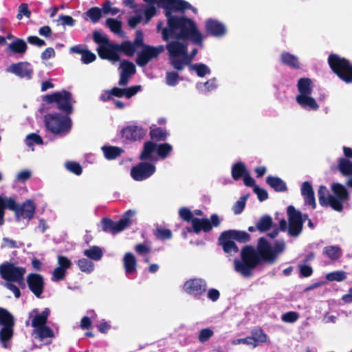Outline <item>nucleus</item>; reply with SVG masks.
Segmentation results:
<instances>
[{"label": "nucleus", "instance_id": "obj_37", "mask_svg": "<svg viewBox=\"0 0 352 352\" xmlns=\"http://www.w3.org/2000/svg\"><path fill=\"white\" fill-rule=\"evenodd\" d=\"M273 225L271 216L265 214L262 216L256 224V229L260 232H265L269 230Z\"/></svg>", "mask_w": 352, "mask_h": 352}, {"label": "nucleus", "instance_id": "obj_13", "mask_svg": "<svg viewBox=\"0 0 352 352\" xmlns=\"http://www.w3.org/2000/svg\"><path fill=\"white\" fill-rule=\"evenodd\" d=\"M184 291L195 298L204 295L207 289L206 281L202 278H194L186 280L183 286Z\"/></svg>", "mask_w": 352, "mask_h": 352}, {"label": "nucleus", "instance_id": "obj_63", "mask_svg": "<svg viewBox=\"0 0 352 352\" xmlns=\"http://www.w3.org/2000/svg\"><path fill=\"white\" fill-rule=\"evenodd\" d=\"M299 318V314L296 311H288L281 316V320L285 322L292 323L296 322Z\"/></svg>", "mask_w": 352, "mask_h": 352}, {"label": "nucleus", "instance_id": "obj_16", "mask_svg": "<svg viewBox=\"0 0 352 352\" xmlns=\"http://www.w3.org/2000/svg\"><path fill=\"white\" fill-rule=\"evenodd\" d=\"M217 244L221 247L227 256H230L239 252L238 246L227 230L221 233Z\"/></svg>", "mask_w": 352, "mask_h": 352}, {"label": "nucleus", "instance_id": "obj_57", "mask_svg": "<svg viewBox=\"0 0 352 352\" xmlns=\"http://www.w3.org/2000/svg\"><path fill=\"white\" fill-rule=\"evenodd\" d=\"M155 237L161 240H166L172 238V232L169 229L157 228L154 233Z\"/></svg>", "mask_w": 352, "mask_h": 352}, {"label": "nucleus", "instance_id": "obj_55", "mask_svg": "<svg viewBox=\"0 0 352 352\" xmlns=\"http://www.w3.org/2000/svg\"><path fill=\"white\" fill-rule=\"evenodd\" d=\"M78 266L82 272L90 273L94 270V265L91 261L83 258L78 260Z\"/></svg>", "mask_w": 352, "mask_h": 352}, {"label": "nucleus", "instance_id": "obj_50", "mask_svg": "<svg viewBox=\"0 0 352 352\" xmlns=\"http://www.w3.org/2000/svg\"><path fill=\"white\" fill-rule=\"evenodd\" d=\"M120 67L122 68L121 73L128 74V75H133L136 72V68L135 65L127 60H123L120 63Z\"/></svg>", "mask_w": 352, "mask_h": 352}, {"label": "nucleus", "instance_id": "obj_21", "mask_svg": "<svg viewBox=\"0 0 352 352\" xmlns=\"http://www.w3.org/2000/svg\"><path fill=\"white\" fill-rule=\"evenodd\" d=\"M157 144L152 141H146L144 142L142 151L139 156L141 161L148 160L150 162H156L158 158L153 153L156 152Z\"/></svg>", "mask_w": 352, "mask_h": 352}, {"label": "nucleus", "instance_id": "obj_42", "mask_svg": "<svg viewBox=\"0 0 352 352\" xmlns=\"http://www.w3.org/2000/svg\"><path fill=\"white\" fill-rule=\"evenodd\" d=\"M0 324L3 327L14 325L13 316L6 309L0 307Z\"/></svg>", "mask_w": 352, "mask_h": 352}, {"label": "nucleus", "instance_id": "obj_60", "mask_svg": "<svg viewBox=\"0 0 352 352\" xmlns=\"http://www.w3.org/2000/svg\"><path fill=\"white\" fill-rule=\"evenodd\" d=\"M214 334V332L210 328L202 329L199 333L198 340L200 342H207Z\"/></svg>", "mask_w": 352, "mask_h": 352}, {"label": "nucleus", "instance_id": "obj_17", "mask_svg": "<svg viewBox=\"0 0 352 352\" xmlns=\"http://www.w3.org/2000/svg\"><path fill=\"white\" fill-rule=\"evenodd\" d=\"M97 52L98 56L102 59H106L113 62L120 60L116 43H108L106 45H101L98 47Z\"/></svg>", "mask_w": 352, "mask_h": 352}, {"label": "nucleus", "instance_id": "obj_39", "mask_svg": "<svg viewBox=\"0 0 352 352\" xmlns=\"http://www.w3.org/2000/svg\"><path fill=\"white\" fill-rule=\"evenodd\" d=\"M152 142H160L165 141L168 135V132L166 129L161 127H156L151 129L149 132Z\"/></svg>", "mask_w": 352, "mask_h": 352}, {"label": "nucleus", "instance_id": "obj_53", "mask_svg": "<svg viewBox=\"0 0 352 352\" xmlns=\"http://www.w3.org/2000/svg\"><path fill=\"white\" fill-rule=\"evenodd\" d=\"M248 196L249 195H243L235 202L232 208L233 212L235 214H239L243 212Z\"/></svg>", "mask_w": 352, "mask_h": 352}, {"label": "nucleus", "instance_id": "obj_2", "mask_svg": "<svg viewBox=\"0 0 352 352\" xmlns=\"http://www.w3.org/2000/svg\"><path fill=\"white\" fill-rule=\"evenodd\" d=\"M162 36L164 41L170 39L189 40L197 45H201L204 39L192 19L175 15L167 19V27L163 28Z\"/></svg>", "mask_w": 352, "mask_h": 352}, {"label": "nucleus", "instance_id": "obj_18", "mask_svg": "<svg viewBox=\"0 0 352 352\" xmlns=\"http://www.w3.org/2000/svg\"><path fill=\"white\" fill-rule=\"evenodd\" d=\"M6 72L14 74L21 78L27 79L32 78L33 74V69L28 62L13 63L6 69Z\"/></svg>", "mask_w": 352, "mask_h": 352}, {"label": "nucleus", "instance_id": "obj_3", "mask_svg": "<svg viewBox=\"0 0 352 352\" xmlns=\"http://www.w3.org/2000/svg\"><path fill=\"white\" fill-rule=\"evenodd\" d=\"M327 61L330 69L341 80L347 84L352 83V63L349 60L331 54Z\"/></svg>", "mask_w": 352, "mask_h": 352}, {"label": "nucleus", "instance_id": "obj_24", "mask_svg": "<svg viewBox=\"0 0 352 352\" xmlns=\"http://www.w3.org/2000/svg\"><path fill=\"white\" fill-rule=\"evenodd\" d=\"M301 194L305 202L311 206L313 209L316 207L314 191L311 184L309 182H304L301 187Z\"/></svg>", "mask_w": 352, "mask_h": 352}, {"label": "nucleus", "instance_id": "obj_43", "mask_svg": "<svg viewBox=\"0 0 352 352\" xmlns=\"http://www.w3.org/2000/svg\"><path fill=\"white\" fill-rule=\"evenodd\" d=\"M84 254L88 258L94 260L99 261L103 256L102 249L98 246H92L89 249L84 251Z\"/></svg>", "mask_w": 352, "mask_h": 352}, {"label": "nucleus", "instance_id": "obj_40", "mask_svg": "<svg viewBox=\"0 0 352 352\" xmlns=\"http://www.w3.org/2000/svg\"><path fill=\"white\" fill-rule=\"evenodd\" d=\"M244 163L238 162L232 167V177L234 180H239L247 173Z\"/></svg>", "mask_w": 352, "mask_h": 352}, {"label": "nucleus", "instance_id": "obj_33", "mask_svg": "<svg viewBox=\"0 0 352 352\" xmlns=\"http://www.w3.org/2000/svg\"><path fill=\"white\" fill-rule=\"evenodd\" d=\"M14 325L3 327L0 330V341L3 347H8V342L12 339L14 335L13 327Z\"/></svg>", "mask_w": 352, "mask_h": 352}, {"label": "nucleus", "instance_id": "obj_14", "mask_svg": "<svg viewBox=\"0 0 352 352\" xmlns=\"http://www.w3.org/2000/svg\"><path fill=\"white\" fill-rule=\"evenodd\" d=\"M181 40H168L165 49L168 51V59L172 66L173 60H177L181 55L186 54V49L188 47L186 43L180 42Z\"/></svg>", "mask_w": 352, "mask_h": 352}, {"label": "nucleus", "instance_id": "obj_59", "mask_svg": "<svg viewBox=\"0 0 352 352\" xmlns=\"http://www.w3.org/2000/svg\"><path fill=\"white\" fill-rule=\"evenodd\" d=\"M65 168L71 173L80 175L82 173V168L81 165L76 162H67L65 163Z\"/></svg>", "mask_w": 352, "mask_h": 352}, {"label": "nucleus", "instance_id": "obj_44", "mask_svg": "<svg viewBox=\"0 0 352 352\" xmlns=\"http://www.w3.org/2000/svg\"><path fill=\"white\" fill-rule=\"evenodd\" d=\"M156 153L161 159H165L170 153L173 146L168 143L157 144Z\"/></svg>", "mask_w": 352, "mask_h": 352}, {"label": "nucleus", "instance_id": "obj_12", "mask_svg": "<svg viewBox=\"0 0 352 352\" xmlns=\"http://www.w3.org/2000/svg\"><path fill=\"white\" fill-rule=\"evenodd\" d=\"M155 166L151 163L141 162L131 169V176L135 181H143L155 172Z\"/></svg>", "mask_w": 352, "mask_h": 352}, {"label": "nucleus", "instance_id": "obj_20", "mask_svg": "<svg viewBox=\"0 0 352 352\" xmlns=\"http://www.w3.org/2000/svg\"><path fill=\"white\" fill-rule=\"evenodd\" d=\"M207 33L214 37H221L226 34V28L223 23L217 20L209 19L205 25Z\"/></svg>", "mask_w": 352, "mask_h": 352}, {"label": "nucleus", "instance_id": "obj_30", "mask_svg": "<svg viewBox=\"0 0 352 352\" xmlns=\"http://www.w3.org/2000/svg\"><path fill=\"white\" fill-rule=\"evenodd\" d=\"M281 63L291 68L300 69L298 58L296 56L287 52H284L280 55Z\"/></svg>", "mask_w": 352, "mask_h": 352}, {"label": "nucleus", "instance_id": "obj_49", "mask_svg": "<svg viewBox=\"0 0 352 352\" xmlns=\"http://www.w3.org/2000/svg\"><path fill=\"white\" fill-rule=\"evenodd\" d=\"M85 15L88 16L94 23H96L102 17V10L98 7H92L85 12Z\"/></svg>", "mask_w": 352, "mask_h": 352}, {"label": "nucleus", "instance_id": "obj_54", "mask_svg": "<svg viewBox=\"0 0 352 352\" xmlns=\"http://www.w3.org/2000/svg\"><path fill=\"white\" fill-rule=\"evenodd\" d=\"M25 143L27 146H32L34 144L41 145L43 144V141L39 135L35 133H32L26 136Z\"/></svg>", "mask_w": 352, "mask_h": 352}, {"label": "nucleus", "instance_id": "obj_41", "mask_svg": "<svg viewBox=\"0 0 352 352\" xmlns=\"http://www.w3.org/2000/svg\"><path fill=\"white\" fill-rule=\"evenodd\" d=\"M227 231L234 241H236L240 243H247L250 240V235L245 231L235 230H228Z\"/></svg>", "mask_w": 352, "mask_h": 352}, {"label": "nucleus", "instance_id": "obj_4", "mask_svg": "<svg viewBox=\"0 0 352 352\" xmlns=\"http://www.w3.org/2000/svg\"><path fill=\"white\" fill-rule=\"evenodd\" d=\"M46 128L54 134L68 133L72 127V120L59 113H47L44 116Z\"/></svg>", "mask_w": 352, "mask_h": 352}, {"label": "nucleus", "instance_id": "obj_10", "mask_svg": "<svg viewBox=\"0 0 352 352\" xmlns=\"http://www.w3.org/2000/svg\"><path fill=\"white\" fill-rule=\"evenodd\" d=\"M221 221L219 215L217 214H212L210 219L195 217L192 222V229L196 234L201 231L208 232L212 230L213 227H218L221 224Z\"/></svg>", "mask_w": 352, "mask_h": 352}, {"label": "nucleus", "instance_id": "obj_32", "mask_svg": "<svg viewBox=\"0 0 352 352\" xmlns=\"http://www.w3.org/2000/svg\"><path fill=\"white\" fill-rule=\"evenodd\" d=\"M312 82L309 78H301L297 83V88L299 91L298 95L311 94Z\"/></svg>", "mask_w": 352, "mask_h": 352}, {"label": "nucleus", "instance_id": "obj_48", "mask_svg": "<svg viewBox=\"0 0 352 352\" xmlns=\"http://www.w3.org/2000/svg\"><path fill=\"white\" fill-rule=\"evenodd\" d=\"M190 69L194 70L199 77H204L210 73L209 67L204 63H197L190 65Z\"/></svg>", "mask_w": 352, "mask_h": 352}, {"label": "nucleus", "instance_id": "obj_23", "mask_svg": "<svg viewBox=\"0 0 352 352\" xmlns=\"http://www.w3.org/2000/svg\"><path fill=\"white\" fill-rule=\"evenodd\" d=\"M310 95H297L296 100L302 108L308 111H316L318 109L319 105Z\"/></svg>", "mask_w": 352, "mask_h": 352}, {"label": "nucleus", "instance_id": "obj_26", "mask_svg": "<svg viewBox=\"0 0 352 352\" xmlns=\"http://www.w3.org/2000/svg\"><path fill=\"white\" fill-rule=\"evenodd\" d=\"M137 260L131 252H126L123 257V266L126 274H131L136 271Z\"/></svg>", "mask_w": 352, "mask_h": 352}, {"label": "nucleus", "instance_id": "obj_25", "mask_svg": "<svg viewBox=\"0 0 352 352\" xmlns=\"http://www.w3.org/2000/svg\"><path fill=\"white\" fill-rule=\"evenodd\" d=\"M72 94L69 91L63 90L60 94L59 102H57L58 108L66 113L70 114L72 112V105L71 104Z\"/></svg>", "mask_w": 352, "mask_h": 352}, {"label": "nucleus", "instance_id": "obj_31", "mask_svg": "<svg viewBox=\"0 0 352 352\" xmlns=\"http://www.w3.org/2000/svg\"><path fill=\"white\" fill-rule=\"evenodd\" d=\"M318 201L320 206L326 207L329 206L331 207V198L332 195L329 192V190L325 186H320L318 190Z\"/></svg>", "mask_w": 352, "mask_h": 352}, {"label": "nucleus", "instance_id": "obj_34", "mask_svg": "<svg viewBox=\"0 0 352 352\" xmlns=\"http://www.w3.org/2000/svg\"><path fill=\"white\" fill-rule=\"evenodd\" d=\"M8 48L14 54H24L28 46L25 41L22 38H16L14 41L8 45Z\"/></svg>", "mask_w": 352, "mask_h": 352}, {"label": "nucleus", "instance_id": "obj_11", "mask_svg": "<svg viewBox=\"0 0 352 352\" xmlns=\"http://www.w3.org/2000/svg\"><path fill=\"white\" fill-rule=\"evenodd\" d=\"M25 272V267L15 266L11 263H6L0 265V275L8 283L20 280L21 276H24Z\"/></svg>", "mask_w": 352, "mask_h": 352}, {"label": "nucleus", "instance_id": "obj_36", "mask_svg": "<svg viewBox=\"0 0 352 352\" xmlns=\"http://www.w3.org/2000/svg\"><path fill=\"white\" fill-rule=\"evenodd\" d=\"M118 53L122 52L127 56H133L135 52L136 47L130 41H124L120 44H117Z\"/></svg>", "mask_w": 352, "mask_h": 352}, {"label": "nucleus", "instance_id": "obj_56", "mask_svg": "<svg viewBox=\"0 0 352 352\" xmlns=\"http://www.w3.org/2000/svg\"><path fill=\"white\" fill-rule=\"evenodd\" d=\"M179 216L184 221L191 222V223L193 221L194 219L195 218V217H194L193 214L191 212V210L187 207H182L179 210Z\"/></svg>", "mask_w": 352, "mask_h": 352}, {"label": "nucleus", "instance_id": "obj_62", "mask_svg": "<svg viewBox=\"0 0 352 352\" xmlns=\"http://www.w3.org/2000/svg\"><path fill=\"white\" fill-rule=\"evenodd\" d=\"M192 6L188 1L184 0H176L173 11L184 12L186 10L192 9Z\"/></svg>", "mask_w": 352, "mask_h": 352}, {"label": "nucleus", "instance_id": "obj_28", "mask_svg": "<svg viewBox=\"0 0 352 352\" xmlns=\"http://www.w3.org/2000/svg\"><path fill=\"white\" fill-rule=\"evenodd\" d=\"M192 59L193 58H191L188 54V49L187 47L186 49V54L181 55L177 60H173L172 67L177 71H182L186 65H188L190 67Z\"/></svg>", "mask_w": 352, "mask_h": 352}, {"label": "nucleus", "instance_id": "obj_22", "mask_svg": "<svg viewBox=\"0 0 352 352\" xmlns=\"http://www.w3.org/2000/svg\"><path fill=\"white\" fill-rule=\"evenodd\" d=\"M35 313V316L32 320V326L36 329L45 325L47 318L50 314V309L45 308L41 313H38V309H34L32 312L30 313L29 318L32 316V314Z\"/></svg>", "mask_w": 352, "mask_h": 352}, {"label": "nucleus", "instance_id": "obj_52", "mask_svg": "<svg viewBox=\"0 0 352 352\" xmlns=\"http://www.w3.org/2000/svg\"><path fill=\"white\" fill-rule=\"evenodd\" d=\"M175 2L176 0H160V3L164 9V14L166 19L173 16L172 12Z\"/></svg>", "mask_w": 352, "mask_h": 352}, {"label": "nucleus", "instance_id": "obj_1", "mask_svg": "<svg viewBox=\"0 0 352 352\" xmlns=\"http://www.w3.org/2000/svg\"><path fill=\"white\" fill-rule=\"evenodd\" d=\"M241 259L234 260V270L244 277H251L253 270L261 263L273 264L275 255L272 252L269 241L261 237L255 249L252 245H245L241 250Z\"/></svg>", "mask_w": 352, "mask_h": 352}, {"label": "nucleus", "instance_id": "obj_8", "mask_svg": "<svg viewBox=\"0 0 352 352\" xmlns=\"http://www.w3.org/2000/svg\"><path fill=\"white\" fill-rule=\"evenodd\" d=\"M331 190L334 195L331 198V208L337 212H342L344 209L343 203L350 199L348 190L340 183H334L331 186Z\"/></svg>", "mask_w": 352, "mask_h": 352}, {"label": "nucleus", "instance_id": "obj_19", "mask_svg": "<svg viewBox=\"0 0 352 352\" xmlns=\"http://www.w3.org/2000/svg\"><path fill=\"white\" fill-rule=\"evenodd\" d=\"M120 134L122 138L127 141H137L143 138L144 133L142 127L131 125L123 128Z\"/></svg>", "mask_w": 352, "mask_h": 352}, {"label": "nucleus", "instance_id": "obj_7", "mask_svg": "<svg viewBox=\"0 0 352 352\" xmlns=\"http://www.w3.org/2000/svg\"><path fill=\"white\" fill-rule=\"evenodd\" d=\"M288 216V234L293 237L298 236L303 229L305 219L300 211L296 210L294 206L287 208Z\"/></svg>", "mask_w": 352, "mask_h": 352}, {"label": "nucleus", "instance_id": "obj_5", "mask_svg": "<svg viewBox=\"0 0 352 352\" xmlns=\"http://www.w3.org/2000/svg\"><path fill=\"white\" fill-rule=\"evenodd\" d=\"M135 212L129 210L124 212L122 219L117 222L113 221L108 217H104L101 220L102 229L105 232H109L116 234L123 231L131 224V217Z\"/></svg>", "mask_w": 352, "mask_h": 352}, {"label": "nucleus", "instance_id": "obj_64", "mask_svg": "<svg viewBox=\"0 0 352 352\" xmlns=\"http://www.w3.org/2000/svg\"><path fill=\"white\" fill-rule=\"evenodd\" d=\"M253 191L256 194L259 201L262 202L268 199L269 195L266 190L260 188L258 186H255L253 188Z\"/></svg>", "mask_w": 352, "mask_h": 352}, {"label": "nucleus", "instance_id": "obj_29", "mask_svg": "<svg viewBox=\"0 0 352 352\" xmlns=\"http://www.w3.org/2000/svg\"><path fill=\"white\" fill-rule=\"evenodd\" d=\"M266 183L276 192L287 190L285 182L280 177L269 175L266 178Z\"/></svg>", "mask_w": 352, "mask_h": 352}, {"label": "nucleus", "instance_id": "obj_35", "mask_svg": "<svg viewBox=\"0 0 352 352\" xmlns=\"http://www.w3.org/2000/svg\"><path fill=\"white\" fill-rule=\"evenodd\" d=\"M104 157L109 160L116 159L123 152V149L118 146H104L102 147Z\"/></svg>", "mask_w": 352, "mask_h": 352}, {"label": "nucleus", "instance_id": "obj_58", "mask_svg": "<svg viewBox=\"0 0 352 352\" xmlns=\"http://www.w3.org/2000/svg\"><path fill=\"white\" fill-rule=\"evenodd\" d=\"M36 330L39 338L41 339L53 338L54 336L53 330L50 327L46 326V324L37 328Z\"/></svg>", "mask_w": 352, "mask_h": 352}, {"label": "nucleus", "instance_id": "obj_27", "mask_svg": "<svg viewBox=\"0 0 352 352\" xmlns=\"http://www.w3.org/2000/svg\"><path fill=\"white\" fill-rule=\"evenodd\" d=\"M250 338L252 339L253 348H256L259 344L267 342L268 340L267 335L260 327L254 328L251 330Z\"/></svg>", "mask_w": 352, "mask_h": 352}, {"label": "nucleus", "instance_id": "obj_38", "mask_svg": "<svg viewBox=\"0 0 352 352\" xmlns=\"http://www.w3.org/2000/svg\"><path fill=\"white\" fill-rule=\"evenodd\" d=\"M338 169L343 175H352V162L344 157L339 158Z\"/></svg>", "mask_w": 352, "mask_h": 352}, {"label": "nucleus", "instance_id": "obj_51", "mask_svg": "<svg viewBox=\"0 0 352 352\" xmlns=\"http://www.w3.org/2000/svg\"><path fill=\"white\" fill-rule=\"evenodd\" d=\"M106 24L115 34H120L122 32V22L117 19L109 18L106 20Z\"/></svg>", "mask_w": 352, "mask_h": 352}, {"label": "nucleus", "instance_id": "obj_61", "mask_svg": "<svg viewBox=\"0 0 352 352\" xmlns=\"http://www.w3.org/2000/svg\"><path fill=\"white\" fill-rule=\"evenodd\" d=\"M179 76L176 72H167L166 82L169 86H175L178 83Z\"/></svg>", "mask_w": 352, "mask_h": 352}, {"label": "nucleus", "instance_id": "obj_9", "mask_svg": "<svg viewBox=\"0 0 352 352\" xmlns=\"http://www.w3.org/2000/svg\"><path fill=\"white\" fill-rule=\"evenodd\" d=\"M165 47L160 45L157 47L149 45H144L142 50L138 53L135 63L140 67L146 66L152 59L157 58L159 55L164 52Z\"/></svg>", "mask_w": 352, "mask_h": 352}, {"label": "nucleus", "instance_id": "obj_47", "mask_svg": "<svg viewBox=\"0 0 352 352\" xmlns=\"http://www.w3.org/2000/svg\"><path fill=\"white\" fill-rule=\"evenodd\" d=\"M12 197H6L3 198L0 196V225H2L4 222L3 217L5 214V209L10 210L11 208H10L9 204L10 202H12Z\"/></svg>", "mask_w": 352, "mask_h": 352}, {"label": "nucleus", "instance_id": "obj_15", "mask_svg": "<svg viewBox=\"0 0 352 352\" xmlns=\"http://www.w3.org/2000/svg\"><path fill=\"white\" fill-rule=\"evenodd\" d=\"M29 289L37 298H41L44 291L45 280L43 276L38 273H30L26 277Z\"/></svg>", "mask_w": 352, "mask_h": 352}, {"label": "nucleus", "instance_id": "obj_6", "mask_svg": "<svg viewBox=\"0 0 352 352\" xmlns=\"http://www.w3.org/2000/svg\"><path fill=\"white\" fill-rule=\"evenodd\" d=\"M9 206L11 208L10 211L14 212L17 221L21 219L30 221L34 217L36 205L31 199H27L22 204H19L15 199L12 197V201L10 202Z\"/></svg>", "mask_w": 352, "mask_h": 352}, {"label": "nucleus", "instance_id": "obj_45", "mask_svg": "<svg viewBox=\"0 0 352 352\" xmlns=\"http://www.w3.org/2000/svg\"><path fill=\"white\" fill-rule=\"evenodd\" d=\"M323 253L331 260H337L341 256V249L336 246H327Z\"/></svg>", "mask_w": 352, "mask_h": 352}, {"label": "nucleus", "instance_id": "obj_46", "mask_svg": "<svg viewBox=\"0 0 352 352\" xmlns=\"http://www.w3.org/2000/svg\"><path fill=\"white\" fill-rule=\"evenodd\" d=\"M328 281L341 282L346 278V272L342 270L329 272L325 276Z\"/></svg>", "mask_w": 352, "mask_h": 352}]
</instances>
